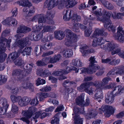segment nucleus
<instances>
[{
    "label": "nucleus",
    "mask_w": 124,
    "mask_h": 124,
    "mask_svg": "<svg viewBox=\"0 0 124 124\" xmlns=\"http://www.w3.org/2000/svg\"><path fill=\"white\" fill-rule=\"evenodd\" d=\"M9 32V30H5L2 32L1 36L0 37V62H4L7 56V55L5 53L6 50V47H10V43L11 42V39H7L4 38Z\"/></svg>",
    "instance_id": "nucleus-1"
},
{
    "label": "nucleus",
    "mask_w": 124,
    "mask_h": 124,
    "mask_svg": "<svg viewBox=\"0 0 124 124\" xmlns=\"http://www.w3.org/2000/svg\"><path fill=\"white\" fill-rule=\"evenodd\" d=\"M64 32L66 36L65 45L68 46H75L78 39V36L73 33L72 31L68 29L65 30Z\"/></svg>",
    "instance_id": "nucleus-2"
},
{
    "label": "nucleus",
    "mask_w": 124,
    "mask_h": 124,
    "mask_svg": "<svg viewBox=\"0 0 124 124\" xmlns=\"http://www.w3.org/2000/svg\"><path fill=\"white\" fill-rule=\"evenodd\" d=\"M37 110V109L35 107L31 106L29 108L27 111L23 110L22 114L23 116H25V117L21 118L20 120L26 122L27 124H29L30 122L28 119L31 117Z\"/></svg>",
    "instance_id": "nucleus-3"
},
{
    "label": "nucleus",
    "mask_w": 124,
    "mask_h": 124,
    "mask_svg": "<svg viewBox=\"0 0 124 124\" xmlns=\"http://www.w3.org/2000/svg\"><path fill=\"white\" fill-rule=\"evenodd\" d=\"M105 41L102 37L94 39L92 41V46L94 47L99 46L101 48L108 51V43L105 44Z\"/></svg>",
    "instance_id": "nucleus-4"
},
{
    "label": "nucleus",
    "mask_w": 124,
    "mask_h": 124,
    "mask_svg": "<svg viewBox=\"0 0 124 124\" xmlns=\"http://www.w3.org/2000/svg\"><path fill=\"white\" fill-rule=\"evenodd\" d=\"M114 110L112 106L105 105L102 107L101 108H99L98 110L100 114H101L103 112L105 116L108 117L114 113Z\"/></svg>",
    "instance_id": "nucleus-5"
},
{
    "label": "nucleus",
    "mask_w": 124,
    "mask_h": 124,
    "mask_svg": "<svg viewBox=\"0 0 124 124\" xmlns=\"http://www.w3.org/2000/svg\"><path fill=\"white\" fill-rule=\"evenodd\" d=\"M76 4V2L75 0H60L58 8L59 9H62L65 6L71 8Z\"/></svg>",
    "instance_id": "nucleus-6"
},
{
    "label": "nucleus",
    "mask_w": 124,
    "mask_h": 124,
    "mask_svg": "<svg viewBox=\"0 0 124 124\" xmlns=\"http://www.w3.org/2000/svg\"><path fill=\"white\" fill-rule=\"evenodd\" d=\"M110 18H107L104 19L98 18V20L100 21H102L104 23V28L107 29L109 31H112L113 32H115V27L113 25H111L112 22L110 19Z\"/></svg>",
    "instance_id": "nucleus-7"
},
{
    "label": "nucleus",
    "mask_w": 124,
    "mask_h": 124,
    "mask_svg": "<svg viewBox=\"0 0 124 124\" xmlns=\"http://www.w3.org/2000/svg\"><path fill=\"white\" fill-rule=\"evenodd\" d=\"M33 40L32 39H29L28 37L23 38L19 40L18 41H16L13 45V47L14 48L18 47L21 49H22L28 43V42L30 40L32 41Z\"/></svg>",
    "instance_id": "nucleus-8"
},
{
    "label": "nucleus",
    "mask_w": 124,
    "mask_h": 124,
    "mask_svg": "<svg viewBox=\"0 0 124 124\" xmlns=\"http://www.w3.org/2000/svg\"><path fill=\"white\" fill-rule=\"evenodd\" d=\"M30 28L23 25H20L17 28L16 32L19 33L15 35V37L17 39L22 38L24 36L21 33H25L31 31Z\"/></svg>",
    "instance_id": "nucleus-9"
},
{
    "label": "nucleus",
    "mask_w": 124,
    "mask_h": 124,
    "mask_svg": "<svg viewBox=\"0 0 124 124\" xmlns=\"http://www.w3.org/2000/svg\"><path fill=\"white\" fill-rule=\"evenodd\" d=\"M60 3L59 0H46L44 3V7L50 10L58 5Z\"/></svg>",
    "instance_id": "nucleus-10"
},
{
    "label": "nucleus",
    "mask_w": 124,
    "mask_h": 124,
    "mask_svg": "<svg viewBox=\"0 0 124 124\" xmlns=\"http://www.w3.org/2000/svg\"><path fill=\"white\" fill-rule=\"evenodd\" d=\"M24 74L23 70L17 69L13 70L12 75L13 77H16L17 81H21L25 76Z\"/></svg>",
    "instance_id": "nucleus-11"
},
{
    "label": "nucleus",
    "mask_w": 124,
    "mask_h": 124,
    "mask_svg": "<svg viewBox=\"0 0 124 124\" xmlns=\"http://www.w3.org/2000/svg\"><path fill=\"white\" fill-rule=\"evenodd\" d=\"M105 30L103 28H101L100 29H95L92 35L91 36L92 39L97 38V37L99 35L103 36L105 37L107 35V32H104Z\"/></svg>",
    "instance_id": "nucleus-12"
},
{
    "label": "nucleus",
    "mask_w": 124,
    "mask_h": 124,
    "mask_svg": "<svg viewBox=\"0 0 124 124\" xmlns=\"http://www.w3.org/2000/svg\"><path fill=\"white\" fill-rule=\"evenodd\" d=\"M117 95V94L113 91L108 92L105 97V102L108 104H110L112 103L114 100V97Z\"/></svg>",
    "instance_id": "nucleus-13"
},
{
    "label": "nucleus",
    "mask_w": 124,
    "mask_h": 124,
    "mask_svg": "<svg viewBox=\"0 0 124 124\" xmlns=\"http://www.w3.org/2000/svg\"><path fill=\"white\" fill-rule=\"evenodd\" d=\"M119 59L116 60L115 59L109 58L106 59H102V62L103 63H107L111 65H116L120 62Z\"/></svg>",
    "instance_id": "nucleus-14"
},
{
    "label": "nucleus",
    "mask_w": 124,
    "mask_h": 124,
    "mask_svg": "<svg viewBox=\"0 0 124 124\" xmlns=\"http://www.w3.org/2000/svg\"><path fill=\"white\" fill-rule=\"evenodd\" d=\"M94 13L96 15H99V16L98 17H100L101 19H104L109 18L112 14V12L106 11L105 10H104L102 11V13H99L97 11H95L94 12Z\"/></svg>",
    "instance_id": "nucleus-15"
},
{
    "label": "nucleus",
    "mask_w": 124,
    "mask_h": 124,
    "mask_svg": "<svg viewBox=\"0 0 124 124\" xmlns=\"http://www.w3.org/2000/svg\"><path fill=\"white\" fill-rule=\"evenodd\" d=\"M80 51L82 54V55L84 56L87 54L92 52L93 50L89 49V47L85 44L81 45L80 46Z\"/></svg>",
    "instance_id": "nucleus-16"
},
{
    "label": "nucleus",
    "mask_w": 124,
    "mask_h": 124,
    "mask_svg": "<svg viewBox=\"0 0 124 124\" xmlns=\"http://www.w3.org/2000/svg\"><path fill=\"white\" fill-rule=\"evenodd\" d=\"M44 17V15L43 14H37L34 16L31 20L32 21H36V20L38 19V23H43L45 21Z\"/></svg>",
    "instance_id": "nucleus-17"
},
{
    "label": "nucleus",
    "mask_w": 124,
    "mask_h": 124,
    "mask_svg": "<svg viewBox=\"0 0 124 124\" xmlns=\"http://www.w3.org/2000/svg\"><path fill=\"white\" fill-rule=\"evenodd\" d=\"M65 14L63 16V18L64 21H69L71 18H72L74 12L73 11L66 10L64 11Z\"/></svg>",
    "instance_id": "nucleus-18"
},
{
    "label": "nucleus",
    "mask_w": 124,
    "mask_h": 124,
    "mask_svg": "<svg viewBox=\"0 0 124 124\" xmlns=\"http://www.w3.org/2000/svg\"><path fill=\"white\" fill-rule=\"evenodd\" d=\"M54 37L58 40H62L65 37V34L63 31H56L54 32Z\"/></svg>",
    "instance_id": "nucleus-19"
},
{
    "label": "nucleus",
    "mask_w": 124,
    "mask_h": 124,
    "mask_svg": "<svg viewBox=\"0 0 124 124\" xmlns=\"http://www.w3.org/2000/svg\"><path fill=\"white\" fill-rule=\"evenodd\" d=\"M111 80L112 79L110 78L106 77L102 79V81L101 83L99 81V88L101 89L103 88L105 85L108 84L109 81Z\"/></svg>",
    "instance_id": "nucleus-20"
},
{
    "label": "nucleus",
    "mask_w": 124,
    "mask_h": 124,
    "mask_svg": "<svg viewBox=\"0 0 124 124\" xmlns=\"http://www.w3.org/2000/svg\"><path fill=\"white\" fill-rule=\"evenodd\" d=\"M89 61L90 62L89 65L90 67L92 68L93 70V69H95L96 71L97 70L100 68V67L99 66L97 65H95L94 64V63H96V62L95 60L94 56H91L90 58Z\"/></svg>",
    "instance_id": "nucleus-21"
},
{
    "label": "nucleus",
    "mask_w": 124,
    "mask_h": 124,
    "mask_svg": "<svg viewBox=\"0 0 124 124\" xmlns=\"http://www.w3.org/2000/svg\"><path fill=\"white\" fill-rule=\"evenodd\" d=\"M32 48L31 47H27L25 48L22 51L20 49L19 53H21L23 56L25 55H29L31 54Z\"/></svg>",
    "instance_id": "nucleus-22"
},
{
    "label": "nucleus",
    "mask_w": 124,
    "mask_h": 124,
    "mask_svg": "<svg viewBox=\"0 0 124 124\" xmlns=\"http://www.w3.org/2000/svg\"><path fill=\"white\" fill-rule=\"evenodd\" d=\"M48 93H40L36 95V97L39 99V101H42L45 98L48 97Z\"/></svg>",
    "instance_id": "nucleus-23"
},
{
    "label": "nucleus",
    "mask_w": 124,
    "mask_h": 124,
    "mask_svg": "<svg viewBox=\"0 0 124 124\" xmlns=\"http://www.w3.org/2000/svg\"><path fill=\"white\" fill-rule=\"evenodd\" d=\"M63 56L66 58H69L73 54L72 51L70 49L65 50L62 52Z\"/></svg>",
    "instance_id": "nucleus-24"
},
{
    "label": "nucleus",
    "mask_w": 124,
    "mask_h": 124,
    "mask_svg": "<svg viewBox=\"0 0 124 124\" xmlns=\"http://www.w3.org/2000/svg\"><path fill=\"white\" fill-rule=\"evenodd\" d=\"M71 19L73 24L75 25H77L78 23L80 21L81 18L80 16L73 14Z\"/></svg>",
    "instance_id": "nucleus-25"
},
{
    "label": "nucleus",
    "mask_w": 124,
    "mask_h": 124,
    "mask_svg": "<svg viewBox=\"0 0 124 124\" xmlns=\"http://www.w3.org/2000/svg\"><path fill=\"white\" fill-rule=\"evenodd\" d=\"M0 104L1 107L4 109L5 111H6L9 105L7 104V100L4 98L0 99Z\"/></svg>",
    "instance_id": "nucleus-26"
},
{
    "label": "nucleus",
    "mask_w": 124,
    "mask_h": 124,
    "mask_svg": "<svg viewBox=\"0 0 124 124\" xmlns=\"http://www.w3.org/2000/svg\"><path fill=\"white\" fill-rule=\"evenodd\" d=\"M53 45V43L51 42L46 43L44 45H40V50L41 51L42 49L44 50L50 49Z\"/></svg>",
    "instance_id": "nucleus-27"
},
{
    "label": "nucleus",
    "mask_w": 124,
    "mask_h": 124,
    "mask_svg": "<svg viewBox=\"0 0 124 124\" xmlns=\"http://www.w3.org/2000/svg\"><path fill=\"white\" fill-rule=\"evenodd\" d=\"M84 95L82 94L76 99L77 104L79 105L83 106L84 104Z\"/></svg>",
    "instance_id": "nucleus-28"
},
{
    "label": "nucleus",
    "mask_w": 124,
    "mask_h": 124,
    "mask_svg": "<svg viewBox=\"0 0 124 124\" xmlns=\"http://www.w3.org/2000/svg\"><path fill=\"white\" fill-rule=\"evenodd\" d=\"M101 2L103 5L108 9L111 10L113 9L114 8L113 5L108 1H107L104 0H101Z\"/></svg>",
    "instance_id": "nucleus-29"
},
{
    "label": "nucleus",
    "mask_w": 124,
    "mask_h": 124,
    "mask_svg": "<svg viewBox=\"0 0 124 124\" xmlns=\"http://www.w3.org/2000/svg\"><path fill=\"white\" fill-rule=\"evenodd\" d=\"M81 70L82 73L86 72L88 74H92L96 71L95 69H93L92 68L89 67L88 69L83 67L81 68Z\"/></svg>",
    "instance_id": "nucleus-30"
},
{
    "label": "nucleus",
    "mask_w": 124,
    "mask_h": 124,
    "mask_svg": "<svg viewBox=\"0 0 124 124\" xmlns=\"http://www.w3.org/2000/svg\"><path fill=\"white\" fill-rule=\"evenodd\" d=\"M72 117L74 120V124H83V118H81L78 115H75L73 116Z\"/></svg>",
    "instance_id": "nucleus-31"
},
{
    "label": "nucleus",
    "mask_w": 124,
    "mask_h": 124,
    "mask_svg": "<svg viewBox=\"0 0 124 124\" xmlns=\"http://www.w3.org/2000/svg\"><path fill=\"white\" fill-rule=\"evenodd\" d=\"M19 4L20 6H31V3L28 0H23L20 1H17L15 3Z\"/></svg>",
    "instance_id": "nucleus-32"
},
{
    "label": "nucleus",
    "mask_w": 124,
    "mask_h": 124,
    "mask_svg": "<svg viewBox=\"0 0 124 124\" xmlns=\"http://www.w3.org/2000/svg\"><path fill=\"white\" fill-rule=\"evenodd\" d=\"M90 87V85L89 82L86 83L81 85L80 87L78 88V89L80 91H82L83 89L85 91L88 89Z\"/></svg>",
    "instance_id": "nucleus-33"
},
{
    "label": "nucleus",
    "mask_w": 124,
    "mask_h": 124,
    "mask_svg": "<svg viewBox=\"0 0 124 124\" xmlns=\"http://www.w3.org/2000/svg\"><path fill=\"white\" fill-rule=\"evenodd\" d=\"M60 54L54 55L53 57L50 58L49 59V62L51 63H54L58 61L61 57Z\"/></svg>",
    "instance_id": "nucleus-34"
},
{
    "label": "nucleus",
    "mask_w": 124,
    "mask_h": 124,
    "mask_svg": "<svg viewBox=\"0 0 124 124\" xmlns=\"http://www.w3.org/2000/svg\"><path fill=\"white\" fill-rule=\"evenodd\" d=\"M108 51H111L118 46V44L113 42L108 43Z\"/></svg>",
    "instance_id": "nucleus-35"
},
{
    "label": "nucleus",
    "mask_w": 124,
    "mask_h": 124,
    "mask_svg": "<svg viewBox=\"0 0 124 124\" xmlns=\"http://www.w3.org/2000/svg\"><path fill=\"white\" fill-rule=\"evenodd\" d=\"M111 15L114 19H116V18L121 19L122 18V16H124V13H118L116 14V13L114 12L113 14L112 13Z\"/></svg>",
    "instance_id": "nucleus-36"
},
{
    "label": "nucleus",
    "mask_w": 124,
    "mask_h": 124,
    "mask_svg": "<svg viewBox=\"0 0 124 124\" xmlns=\"http://www.w3.org/2000/svg\"><path fill=\"white\" fill-rule=\"evenodd\" d=\"M96 93L95 95L96 98L102 99L103 98V95L102 90L99 89H98L96 90Z\"/></svg>",
    "instance_id": "nucleus-37"
},
{
    "label": "nucleus",
    "mask_w": 124,
    "mask_h": 124,
    "mask_svg": "<svg viewBox=\"0 0 124 124\" xmlns=\"http://www.w3.org/2000/svg\"><path fill=\"white\" fill-rule=\"evenodd\" d=\"M124 90V88L122 87L121 85H119L115 87V88L113 91L114 92L115 91H116V92H115L117 94L119 93L120 92H123Z\"/></svg>",
    "instance_id": "nucleus-38"
},
{
    "label": "nucleus",
    "mask_w": 124,
    "mask_h": 124,
    "mask_svg": "<svg viewBox=\"0 0 124 124\" xmlns=\"http://www.w3.org/2000/svg\"><path fill=\"white\" fill-rule=\"evenodd\" d=\"M34 66V64L33 63L27 64L26 66V69L25 70L26 73L28 74H30L31 72L32 69Z\"/></svg>",
    "instance_id": "nucleus-39"
},
{
    "label": "nucleus",
    "mask_w": 124,
    "mask_h": 124,
    "mask_svg": "<svg viewBox=\"0 0 124 124\" xmlns=\"http://www.w3.org/2000/svg\"><path fill=\"white\" fill-rule=\"evenodd\" d=\"M72 64L73 65L77 67H81L83 66L82 62L79 60H73L72 61Z\"/></svg>",
    "instance_id": "nucleus-40"
},
{
    "label": "nucleus",
    "mask_w": 124,
    "mask_h": 124,
    "mask_svg": "<svg viewBox=\"0 0 124 124\" xmlns=\"http://www.w3.org/2000/svg\"><path fill=\"white\" fill-rule=\"evenodd\" d=\"M115 39L119 42L122 43L124 42V36L123 34L117 35H115Z\"/></svg>",
    "instance_id": "nucleus-41"
},
{
    "label": "nucleus",
    "mask_w": 124,
    "mask_h": 124,
    "mask_svg": "<svg viewBox=\"0 0 124 124\" xmlns=\"http://www.w3.org/2000/svg\"><path fill=\"white\" fill-rule=\"evenodd\" d=\"M19 108L16 105L13 103L11 106V111L14 114L17 113L18 112Z\"/></svg>",
    "instance_id": "nucleus-42"
},
{
    "label": "nucleus",
    "mask_w": 124,
    "mask_h": 124,
    "mask_svg": "<svg viewBox=\"0 0 124 124\" xmlns=\"http://www.w3.org/2000/svg\"><path fill=\"white\" fill-rule=\"evenodd\" d=\"M66 71L65 70H61L60 71H54L53 73V74L55 76H60L63 74H66L65 73Z\"/></svg>",
    "instance_id": "nucleus-43"
},
{
    "label": "nucleus",
    "mask_w": 124,
    "mask_h": 124,
    "mask_svg": "<svg viewBox=\"0 0 124 124\" xmlns=\"http://www.w3.org/2000/svg\"><path fill=\"white\" fill-rule=\"evenodd\" d=\"M66 72L65 73H66L67 74L70 72L71 70H75V72L77 73L78 72V69H77L76 68L73 66H71L70 68L69 67H67L66 69Z\"/></svg>",
    "instance_id": "nucleus-44"
},
{
    "label": "nucleus",
    "mask_w": 124,
    "mask_h": 124,
    "mask_svg": "<svg viewBox=\"0 0 124 124\" xmlns=\"http://www.w3.org/2000/svg\"><path fill=\"white\" fill-rule=\"evenodd\" d=\"M53 29V27L50 26H43V30L42 31V33L45 32H49Z\"/></svg>",
    "instance_id": "nucleus-45"
},
{
    "label": "nucleus",
    "mask_w": 124,
    "mask_h": 124,
    "mask_svg": "<svg viewBox=\"0 0 124 124\" xmlns=\"http://www.w3.org/2000/svg\"><path fill=\"white\" fill-rule=\"evenodd\" d=\"M11 101L13 103H15L19 101V99H21V96H16L14 95H11L10 97Z\"/></svg>",
    "instance_id": "nucleus-46"
},
{
    "label": "nucleus",
    "mask_w": 124,
    "mask_h": 124,
    "mask_svg": "<svg viewBox=\"0 0 124 124\" xmlns=\"http://www.w3.org/2000/svg\"><path fill=\"white\" fill-rule=\"evenodd\" d=\"M12 20V17H9L7 18L1 22V23L3 25H9Z\"/></svg>",
    "instance_id": "nucleus-47"
},
{
    "label": "nucleus",
    "mask_w": 124,
    "mask_h": 124,
    "mask_svg": "<svg viewBox=\"0 0 124 124\" xmlns=\"http://www.w3.org/2000/svg\"><path fill=\"white\" fill-rule=\"evenodd\" d=\"M97 113L96 110L91 111L88 114L87 116L89 118L95 117L97 115Z\"/></svg>",
    "instance_id": "nucleus-48"
},
{
    "label": "nucleus",
    "mask_w": 124,
    "mask_h": 124,
    "mask_svg": "<svg viewBox=\"0 0 124 124\" xmlns=\"http://www.w3.org/2000/svg\"><path fill=\"white\" fill-rule=\"evenodd\" d=\"M54 14L51 11H48L47 12L46 17L48 19H50L53 18L54 16Z\"/></svg>",
    "instance_id": "nucleus-49"
},
{
    "label": "nucleus",
    "mask_w": 124,
    "mask_h": 124,
    "mask_svg": "<svg viewBox=\"0 0 124 124\" xmlns=\"http://www.w3.org/2000/svg\"><path fill=\"white\" fill-rule=\"evenodd\" d=\"M14 62L16 65L19 66H23L24 64L23 61L21 59L17 60Z\"/></svg>",
    "instance_id": "nucleus-50"
},
{
    "label": "nucleus",
    "mask_w": 124,
    "mask_h": 124,
    "mask_svg": "<svg viewBox=\"0 0 124 124\" xmlns=\"http://www.w3.org/2000/svg\"><path fill=\"white\" fill-rule=\"evenodd\" d=\"M42 27V25L40 26L38 25V26L37 25L34 26L32 28L33 31L35 32H38L40 31V30H41Z\"/></svg>",
    "instance_id": "nucleus-51"
},
{
    "label": "nucleus",
    "mask_w": 124,
    "mask_h": 124,
    "mask_svg": "<svg viewBox=\"0 0 124 124\" xmlns=\"http://www.w3.org/2000/svg\"><path fill=\"white\" fill-rule=\"evenodd\" d=\"M20 51H18V53L16 52H13L11 53V58L13 60H15L16 58H17L19 56V53Z\"/></svg>",
    "instance_id": "nucleus-52"
},
{
    "label": "nucleus",
    "mask_w": 124,
    "mask_h": 124,
    "mask_svg": "<svg viewBox=\"0 0 124 124\" xmlns=\"http://www.w3.org/2000/svg\"><path fill=\"white\" fill-rule=\"evenodd\" d=\"M118 68L116 67L114 68L113 69L111 70V71L109 72L107 74V75L108 76L109 75H117V73H116V72H117Z\"/></svg>",
    "instance_id": "nucleus-53"
},
{
    "label": "nucleus",
    "mask_w": 124,
    "mask_h": 124,
    "mask_svg": "<svg viewBox=\"0 0 124 124\" xmlns=\"http://www.w3.org/2000/svg\"><path fill=\"white\" fill-rule=\"evenodd\" d=\"M52 88L49 86H46V87H42L40 89L41 91L48 92L50 91L51 90Z\"/></svg>",
    "instance_id": "nucleus-54"
},
{
    "label": "nucleus",
    "mask_w": 124,
    "mask_h": 124,
    "mask_svg": "<svg viewBox=\"0 0 124 124\" xmlns=\"http://www.w3.org/2000/svg\"><path fill=\"white\" fill-rule=\"evenodd\" d=\"M45 82V80L40 78H38L36 81V84L38 86L41 84H44Z\"/></svg>",
    "instance_id": "nucleus-55"
},
{
    "label": "nucleus",
    "mask_w": 124,
    "mask_h": 124,
    "mask_svg": "<svg viewBox=\"0 0 124 124\" xmlns=\"http://www.w3.org/2000/svg\"><path fill=\"white\" fill-rule=\"evenodd\" d=\"M42 34L40 33H39L38 34L36 35V36L34 35L33 36V39L35 41H38L42 38Z\"/></svg>",
    "instance_id": "nucleus-56"
},
{
    "label": "nucleus",
    "mask_w": 124,
    "mask_h": 124,
    "mask_svg": "<svg viewBox=\"0 0 124 124\" xmlns=\"http://www.w3.org/2000/svg\"><path fill=\"white\" fill-rule=\"evenodd\" d=\"M7 78L4 76L0 75V85H2L5 83L7 81Z\"/></svg>",
    "instance_id": "nucleus-57"
},
{
    "label": "nucleus",
    "mask_w": 124,
    "mask_h": 124,
    "mask_svg": "<svg viewBox=\"0 0 124 124\" xmlns=\"http://www.w3.org/2000/svg\"><path fill=\"white\" fill-rule=\"evenodd\" d=\"M80 109L77 107H75L73 109V111L74 114H73L72 115L73 116H74L75 115H77V114L79 113H83V112L82 113L80 111Z\"/></svg>",
    "instance_id": "nucleus-58"
},
{
    "label": "nucleus",
    "mask_w": 124,
    "mask_h": 124,
    "mask_svg": "<svg viewBox=\"0 0 124 124\" xmlns=\"http://www.w3.org/2000/svg\"><path fill=\"white\" fill-rule=\"evenodd\" d=\"M18 104L21 106L23 107L26 106L23 97L22 98L21 96V99H19Z\"/></svg>",
    "instance_id": "nucleus-59"
},
{
    "label": "nucleus",
    "mask_w": 124,
    "mask_h": 124,
    "mask_svg": "<svg viewBox=\"0 0 124 124\" xmlns=\"http://www.w3.org/2000/svg\"><path fill=\"white\" fill-rule=\"evenodd\" d=\"M26 106L28 105L31 100V99L27 96L23 97Z\"/></svg>",
    "instance_id": "nucleus-60"
},
{
    "label": "nucleus",
    "mask_w": 124,
    "mask_h": 124,
    "mask_svg": "<svg viewBox=\"0 0 124 124\" xmlns=\"http://www.w3.org/2000/svg\"><path fill=\"white\" fill-rule=\"evenodd\" d=\"M75 83L72 81H70L69 80H67L65 81L63 84V86L65 87H66L67 85H71L72 84H74Z\"/></svg>",
    "instance_id": "nucleus-61"
},
{
    "label": "nucleus",
    "mask_w": 124,
    "mask_h": 124,
    "mask_svg": "<svg viewBox=\"0 0 124 124\" xmlns=\"http://www.w3.org/2000/svg\"><path fill=\"white\" fill-rule=\"evenodd\" d=\"M59 118L56 117L53 118L51 120V123L52 124H59Z\"/></svg>",
    "instance_id": "nucleus-62"
},
{
    "label": "nucleus",
    "mask_w": 124,
    "mask_h": 124,
    "mask_svg": "<svg viewBox=\"0 0 124 124\" xmlns=\"http://www.w3.org/2000/svg\"><path fill=\"white\" fill-rule=\"evenodd\" d=\"M35 12V8L34 7H32L31 9L29 10L27 13V16H31Z\"/></svg>",
    "instance_id": "nucleus-63"
},
{
    "label": "nucleus",
    "mask_w": 124,
    "mask_h": 124,
    "mask_svg": "<svg viewBox=\"0 0 124 124\" xmlns=\"http://www.w3.org/2000/svg\"><path fill=\"white\" fill-rule=\"evenodd\" d=\"M17 8H13L11 11L13 17H16L17 14Z\"/></svg>",
    "instance_id": "nucleus-64"
}]
</instances>
